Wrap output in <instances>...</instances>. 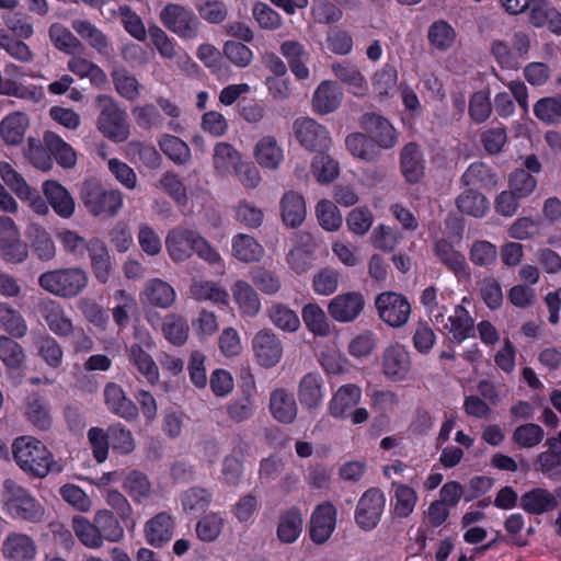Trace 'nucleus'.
<instances>
[{"instance_id": "nucleus-1", "label": "nucleus", "mask_w": 561, "mask_h": 561, "mask_svg": "<svg viewBox=\"0 0 561 561\" xmlns=\"http://www.w3.org/2000/svg\"><path fill=\"white\" fill-rule=\"evenodd\" d=\"M12 448L19 467L33 477L45 478L53 470V455L41 440L21 436L14 440Z\"/></svg>"}, {"instance_id": "nucleus-2", "label": "nucleus", "mask_w": 561, "mask_h": 561, "mask_svg": "<svg viewBox=\"0 0 561 561\" xmlns=\"http://www.w3.org/2000/svg\"><path fill=\"white\" fill-rule=\"evenodd\" d=\"M89 276L81 267L47 271L39 275L38 285L60 298H75L88 286Z\"/></svg>"}, {"instance_id": "nucleus-3", "label": "nucleus", "mask_w": 561, "mask_h": 561, "mask_svg": "<svg viewBox=\"0 0 561 561\" xmlns=\"http://www.w3.org/2000/svg\"><path fill=\"white\" fill-rule=\"evenodd\" d=\"M80 198L93 217H115L123 207V194L119 190H106L93 180L83 182Z\"/></svg>"}, {"instance_id": "nucleus-4", "label": "nucleus", "mask_w": 561, "mask_h": 561, "mask_svg": "<svg viewBox=\"0 0 561 561\" xmlns=\"http://www.w3.org/2000/svg\"><path fill=\"white\" fill-rule=\"evenodd\" d=\"M99 110L96 126L108 139L122 142L129 137L127 113L118 103L107 94H99L95 98Z\"/></svg>"}, {"instance_id": "nucleus-5", "label": "nucleus", "mask_w": 561, "mask_h": 561, "mask_svg": "<svg viewBox=\"0 0 561 561\" xmlns=\"http://www.w3.org/2000/svg\"><path fill=\"white\" fill-rule=\"evenodd\" d=\"M160 22L171 33L186 41L198 37L201 21L188 8L179 3H168L159 12Z\"/></svg>"}, {"instance_id": "nucleus-6", "label": "nucleus", "mask_w": 561, "mask_h": 561, "mask_svg": "<svg viewBox=\"0 0 561 561\" xmlns=\"http://www.w3.org/2000/svg\"><path fill=\"white\" fill-rule=\"evenodd\" d=\"M2 501L8 511L21 519L37 522L43 516L42 506L26 490L11 479L3 482Z\"/></svg>"}, {"instance_id": "nucleus-7", "label": "nucleus", "mask_w": 561, "mask_h": 561, "mask_svg": "<svg viewBox=\"0 0 561 561\" xmlns=\"http://www.w3.org/2000/svg\"><path fill=\"white\" fill-rule=\"evenodd\" d=\"M298 142L310 151L322 152L331 142L328 129L310 117H299L293 123Z\"/></svg>"}, {"instance_id": "nucleus-8", "label": "nucleus", "mask_w": 561, "mask_h": 561, "mask_svg": "<svg viewBox=\"0 0 561 561\" xmlns=\"http://www.w3.org/2000/svg\"><path fill=\"white\" fill-rule=\"evenodd\" d=\"M376 308L379 317L388 325L400 328L404 325L411 313V306L405 297L393 291H386L377 296Z\"/></svg>"}, {"instance_id": "nucleus-9", "label": "nucleus", "mask_w": 561, "mask_h": 561, "mask_svg": "<svg viewBox=\"0 0 561 561\" xmlns=\"http://www.w3.org/2000/svg\"><path fill=\"white\" fill-rule=\"evenodd\" d=\"M385 503V495L379 489H368L356 506L355 522L357 526L366 531L374 529L381 518Z\"/></svg>"}, {"instance_id": "nucleus-10", "label": "nucleus", "mask_w": 561, "mask_h": 561, "mask_svg": "<svg viewBox=\"0 0 561 561\" xmlns=\"http://www.w3.org/2000/svg\"><path fill=\"white\" fill-rule=\"evenodd\" d=\"M412 367L411 356L408 350L394 343L386 347L381 354V371L392 382L408 379Z\"/></svg>"}, {"instance_id": "nucleus-11", "label": "nucleus", "mask_w": 561, "mask_h": 561, "mask_svg": "<svg viewBox=\"0 0 561 561\" xmlns=\"http://www.w3.org/2000/svg\"><path fill=\"white\" fill-rule=\"evenodd\" d=\"M359 126L369 135L380 150L392 149L398 144L396 128L381 115L370 112L365 113L359 118Z\"/></svg>"}, {"instance_id": "nucleus-12", "label": "nucleus", "mask_w": 561, "mask_h": 561, "mask_svg": "<svg viewBox=\"0 0 561 561\" xmlns=\"http://www.w3.org/2000/svg\"><path fill=\"white\" fill-rule=\"evenodd\" d=\"M252 350L257 363L265 368L276 366L283 357L282 341L271 329H261L255 333Z\"/></svg>"}, {"instance_id": "nucleus-13", "label": "nucleus", "mask_w": 561, "mask_h": 561, "mask_svg": "<svg viewBox=\"0 0 561 561\" xmlns=\"http://www.w3.org/2000/svg\"><path fill=\"white\" fill-rule=\"evenodd\" d=\"M37 309L54 334L69 337L75 331L72 320L66 314L64 307L58 301L49 298L42 299L37 304Z\"/></svg>"}, {"instance_id": "nucleus-14", "label": "nucleus", "mask_w": 561, "mask_h": 561, "mask_svg": "<svg viewBox=\"0 0 561 561\" xmlns=\"http://www.w3.org/2000/svg\"><path fill=\"white\" fill-rule=\"evenodd\" d=\"M365 299L358 291H348L335 296L328 305L329 314L339 322H352L364 310Z\"/></svg>"}, {"instance_id": "nucleus-15", "label": "nucleus", "mask_w": 561, "mask_h": 561, "mask_svg": "<svg viewBox=\"0 0 561 561\" xmlns=\"http://www.w3.org/2000/svg\"><path fill=\"white\" fill-rule=\"evenodd\" d=\"M198 234L195 230L181 227L169 231L165 248L173 262L181 263L192 256Z\"/></svg>"}, {"instance_id": "nucleus-16", "label": "nucleus", "mask_w": 561, "mask_h": 561, "mask_svg": "<svg viewBox=\"0 0 561 561\" xmlns=\"http://www.w3.org/2000/svg\"><path fill=\"white\" fill-rule=\"evenodd\" d=\"M1 551L8 561H33L37 554V545L26 534L10 533L3 540Z\"/></svg>"}, {"instance_id": "nucleus-17", "label": "nucleus", "mask_w": 561, "mask_h": 561, "mask_svg": "<svg viewBox=\"0 0 561 561\" xmlns=\"http://www.w3.org/2000/svg\"><path fill=\"white\" fill-rule=\"evenodd\" d=\"M435 323L442 324L445 330L451 333L453 339L461 343L474 334L473 319L462 306H457L454 313L447 319L443 314L435 316Z\"/></svg>"}, {"instance_id": "nucleus-18", "label": "nucleus", "mask_w": 561, "mask_h": 561, "mask_svg": "<svg viewBox=\"0 0 561 561\" xmlns=\"http://www.w3.org/2000/svg\"><path fill=\"white\" fill-rule=\"evenodd\" d=\"M336 524V511L331 503L319 505L310 522V537L316 543H324L332 535Z\"/></svg>"}, {"instance_id": "nucleus-19", "label": "nucleus", "mask_w": 561, "mask_h": 561, "mask_svg": "<svg viewBox=\"0 0 561 561\" xmlns=\"http://www.w3.org/2000/svg\"><path fill=\"white\" fill-rule=\"evenodd\" d=\"M270 411L276 421L288 425L297 419L298 405L293 393L285 388H277L271 392Z\"/></svg>"}, {"instance_id": "nucleus-20", "label": "nucleus", "mask_w": 561, "mask_h": 561, "mask_svg": "<svg viewBox=\"0 0 561 561\" xmlns=\"http://www.w3.org/2000/svg\"><path fill=\"white\" fill-rule=\"evenodd\" d=\"M176 295L173 287L160 278L148 280L140 294V300L144 305L162 309L172 307Z\"/></svg>"}, {"instance_id": "nucleus-21", "label": "nucleus", "mask_w": 561, "mask_h": 561, "mask_svg": "<svg viewBox=\"0 0 561 561\" xmlns=\"http://www.w3.org/2000/svg\"><path fill=\"white\" fill-rule=\"evenodd\" d=\"M400 167L404 179L409 183H419L425 173L424 157L420 146L415 142L407 144L400 152Z\"/></svg>"}, {"instance_id": "nucleus-22", "label": "nucleus", "mask_w": 561, "mask_h": 561, "mask_svg": "<svg viewBox=\"0 0 561 561\" xmlns=\"http://www.w3.org/2000/svg\"><path fill=\"white\" fill-rule=\"evenodd\" d=\"M43 192L56 214L62 218H70L73 215L75 199L60 183L48 180L43 184Z\"/></svg>"}, {"instance_id": "nucleus-23", "label": "nucleus", "mask_w": 561, "mask_h": 561, "mask_svg": "<svg viewBox=\"0 0 561 561\" xmlns=\"http://www.w3.org/2000/svg\"><path fill=\"white\" fill-rule=\"evenodd\" d=\"M105 404L116 415L127 420H136L138 416V409L136 404L126 397L121 386L111 382L104 389Z\"/></svg>"}, {"instance_id": "nucleus-24", "label": "nucleus", "mask_w": 561, "mask_h": 561, "mask_svg": "<svg viewBox=\"0 0 561 561\" xmlns=\"http://www.w3.org/2000/svg\"><path fill=\"white\" fill-rule=\"evenodd\" d=\"M72 30L84 41L92 49L100 55L107 56L111 51L108 37L89 20L75 19L71 21Z\"/></svg>"}, {"instance_id": "nucleus-25", "label": "nucleus", "mask_w": 561, "mask_h": 561, "mask_svg": "<svg viewBox=\"0 0 561 561\" xmlns=\"http://www.w3.org/2000/svg\"><path fill=\"white\" fill-rule=\"evenodd\" d=\"M342 98L343 93L335 82L322 81L312 98L313 111L321 115L332 113L340 106Z\"/></svg>"}, {"instance_id": "nucleus-26", "label": "nucleus", "mask_w": 561, "mask_h": 561, "mask_svg": "<svg viewBox=\"0 0 561 561\" xmlns=\"http://www.w3.org/2000/svg\"><path fill=\"white\" fill-rule=\"evenodd\" d=\"M345 146L354 158L365 162H375L381 154L380 149L366 131H356L346 136Z\"/></svg>"}, {"instance_id": "nucleus-27", "label": "nucleus", "mask_w": 561, "mask_h": 561, "mask_svg": "<svg viewBox=\"0 0 561 561\" xmlns=\"http://www.w3.org/2000/svg\"><path fill=\"white\" fill-rule=\"evenodd\" d=\"M173 528L172 517L167 513H159L147 522L145 536L149 545L161 548L172 539Z\"/></svg>"}, {"instance_id": "nucleus-28", "label": "nucleus", "mask_w": 561, "mask_h": 561, "mask_svg": "<svg viewBox=\"0 0 561 561\" xmlns=\"http://www.w3.org/2000/svg\"><path fill=\"white\" fill-rule=\"evenodd\" d=\"M322 383L321 376L316 373H308L300 379L297 394L304 408L313 410L320 407L323 399Z\"/></svg>"}, {"instance_id": "nucleus-29", "label": "nucleus", "mask_w": 561, "mask_h": 561, "mask_svg": "<svg viewBox=\"0 0 561 561\" xmlns=\"http://www.w3.org/2000/svg\"><path fill=\"white\" fill-rule=\"evenodd\" d=\"M522 508L533 515L553 511L558 506L557 497L546 489H533L520 497Z\"/></svg>"}, {"instance_id": "nucleus-30", "label": "nucleus", "mask_w": 561, "mask_h": 561, "mask_svg": "<svg viewBox=\"0 0 561 561\" xmlns=\"http://www.w3.org/2000/svg\"><path fill=\"white\" fill-rule=\"evenodd\" d=\"M360 394V389L355 385L340 387L330 401V414L334 417H347L350 411L359 402Z\"/></svg>"}, {"instance_id": "nucleus-31", "label": "nucleus", "mask_w": 561, "mask_h": 561, "mask_svg": "<svg viewBox=\"0 0 561 561\" xmlns=\"http://www.w3.org/2000/svg\"><path fill=\"white\" fill-rule=\"evenodd\" d=\"M530 23L536 27L548 26L552 33L561 35V13L546 0H533Z\"/></svg>"}, {"instance_id": "nucleus-32", "label": "nucleus", "mask_w": 561, "mask_h": 561, "mask_svg": "<svg viewBox=\"0 0 561 561\" xmlns=\"http://www.w3.org/2000/svg\"><path fill=\"white\" fill-rule=\"evenodd\" d=\"M233 300L239 306V309L243 316L254 317L261 310V301L257 293L254 288L245 280H237L232 287Z\"/></svg>"}, {"instance_id": "nucleus-33", "label": "nucleus", "mask_w": 561, "mask_h": 561, "mask_svg": "<svg viewBox=\"0 0 561 561\" xmlns=\"http://www.w3.org/2000/svg\"><path fill=\"white\" fill-rule=\"evenodd\" d=\"M283 222L290 228L302 224L306 217V204L304 197L296 192H287L280 199Z\"/></svg>"}, {"instance_id": "nucleus-34", "label": "nucleus", "mask_w": 561, "mask_h": 561, "mask_svg": "<svg viewBox=\"0 0 561 561\" xmlns=\"http://www.w3.org/2000/svg\"><path fill=\"white\" fill-rule=\"evenodd\" d=\"M88 252L94 276L101 283H106L112 272L111 255L106 245L99 239L89 242Z\"/></svg>"}, {"instance_id": "nucleus-35", "label": "nucleus", "mask_w": 561, "mask_h": 561, "mask_svg": "<svg viewBox=\"0 0 561 561\" xmlns=\"http://www.w3.org/2000/svg\"><path fill=\"white\" fill-rule=\"evenodd\" d=\"M43 140L50 152V157H54L60 167L65 169H71L75 167L77 162V154L72 147L60 136L54 131L47 130L44 134Z\"/></svg>"}, {"instance_id": "nucleus-36", "label": "nucleus", "mask_w": 561, "mask_h": 561, "mask_svg": "<svg viewBox=\"0 0 561 561\" xmlns=\"http://www.w3.org/2000/svg\"><path fill=\"white\" fill-rule=\"evenodd\" d=\"M28 124L24 113H11L0 123V136L7 145L16 146L23 140Z\"/></svg>"}, {"instance_id": "nucleus-37", "label": "nucleus", "mask_w": 561, "mask_h": 561, "mask_svg": "<svg viewBox=\"0 0 561 561\" xmlns=\"http://www.w3.org/2000/svg\"><path fill=\"white\" fill-rule=\"evenodd\" d=\"M232 255L243 263H256L264 256L263 247L251 236L239 233L232 239Z\"/></svg>"}, {"instance_id": "nucleus-38", "label": "nucleus", "mask_w": 561, "mask_h": 561, "mask_svg": "<svg viewBox=\"0 0 561 561\" xmlns=\"http://www.w3.org/2000/svg\"><path fill=\"white\" fill-rule=\"evenodd\" d=\"M257 163L266 169L275 170L283 159V150L274 136H264L254 148Z\"/></svg>"}, {"instance_id": "nucleus-39", "label": "nucleus", "mask_w": 561, "mask_h": 561, "mask_svg": "<svg viewBox=\"0 0 561 561\" xmlns=\"http://www.w3.org/2000/svg\"><path fill=\"white\" fill-rule=\"evenodd\" d=\"M115 91L128 101H135L140 95L141 84L125 67H115L111 71Z\"/></svg>"}, {"instance_id": "nucleus-40", "label": "nucleus", "mask_w": 561, "mask_h": 561, "mask_svg": "<svg viewBox=\"0 0 561 561\" xmlns=\"http://www.w3.org/2000/svg\"><path fill=\"white\" fill-rule=\"evenodd\" d=\"M128 360L150 383L159 380V369L152 357L139 345L133 344L127 348Z\"/></svg>"}, {"instance_id": "nucleus-41", "label": "nucleus", "mask_w": 561, "mask_h": 561, "mask_svg": "<svg viewBox=\"0 0 561 561\" xmlns=\"http://www.w3.org/2000/svg\"><path fill=\"white\" fill-rule=\"evenodd\" d=\"M48 35L57 49L69 55L84 50L82 42L60 23L50 25Z\"/></svg>"}, {"instance_id": "nucleus-42", "label": "nucleus", "mask_w": 561, "mask_h": 561, "mask_svg": "<svg viewBox=\"0 0 561 561\" xmlns=\"http://www.w3.org/2000/svg\"><path fill=\"white\" fill-rule=\"evenodd\" d=\"M332 71L340 81L352 89L355 95H365L367 84L364 76L356 66L347 62H335L332 65Z\"/></svg>"}, {"instance_id": "nucleus-43", "label": "nucleus", "mask_w": 561, "mask_h": 561, "mask_svg": "<svg viewBox=\"0 0 561 561\" xmlns=\"http://www.w3.org/2000/svg\"><path fill=\"white\" fill-rule=\"evenodd\" d=\"M0 327L15 339H22L27 333L25 319L8 302H0Z\"/></svg>"}, {"instance_id": "nucleus-44", "label": "nucleus", "mask_w": 561, "mask_h": 561, "mask_svg": "<svg viewBox=\"0 0 561 561\" xmlns=\"http://www.w3.org/2000/svg\"><path fill=\"white\" fill-rule=\"evenodd\" d=\"M25 414L27 420L38 430H48L53 423L47 401L38 394L27 397Z\"/></svg>"}, {"instance_id": "nucleus-45", "label": "nucleus", "mask_w": 561, "mask_h": 561, "mask_svg": "<svg viewBox=\"0 0 561 561\" xmlns=\"http://www.w3.org/2000/svg\"><path fill=\"white\" fill-rule=\"evenodd\" d=\"M68 69L80 78H88L94 85H103L107 78L105 72L94 62L80 56H73L67 64Z\"/></svg>"}, {"instance_id": "nucleus-46", "label": "nucleus", "mask_w": 561, "mask_h": 561, "mask_svg": "<svg viewBox=\"0 0 561 561\" xmlns=\"http://www.w3.org/2000/svg\"><path fill=\"white\" fill-rule=\"evenodd\" d=\"M457 208L468 216L483 217L489 209L485 196L474 190H467L456 198Z\"/></svg>"}, {"instance_id": "nucleus-47", "label": "nucleus", "mask_w": 561, "mask_h": 561, "mask_svg": "<svg viewBox=\"0 0 561 561\" xmlns=\"http://www.w3.org/2000/svg\"><path fill=\"white\" fill-rule=\"evenodd\" d=\"M466 186L494 187L497 183L491 168L482 162H474L469 165L460 179Z\"/></svg>"}, {"instance_id": "nucleus-48", "label": "nucleus", "mask_w": 561, "mask_h": 561, "mask_svg": "<svg viewBox=\"0 0 561 561\" xmlns=\"http://www.w3.org/2000/svg\"><path fill=\"white\" fill-rule=\"evenodd\" d=\"M72 529L81 541L88 548L98 549L103 546V540L101 538L100 531L96 528L95 519L90 522L88 518L83 516H75L72 519Z\"/></svg>"}, {"instance_id": "nucleus-49", "label": "nucleus", "mask_w": 561, "mask_h": 561, "mask_svg": "<svg viewBox=\"0 0 561 561\" xmlns=\"http://www.w3.org/2000/svg\"><path fill=\"white\" fill-rule=\"evenodd\" d=\"M393 514L398 518H407L414 511L417 502V493L413 488L402 483H393Z\"/></svg>"}, {"instance_id": "nucleus-50", "label": "nucleus", "mask_w": 561, "mask_h": 561, "mask_svg": "<svg viewBox=\"0 0 561 561\" xmlns=\"http://www.w3.org/2000/svg\"><path fill=\"white\" fill-rule=\"evenodd\" d=\"M535 116L542 123H561V93L539 99L534 105Z\"/></svg>"}, {"instance_id": "nucleus-51", "label": "nucleus", "mask_w": 561, "mask_h": 561, "mask_svg": "<svg viewBox=\"0 0 561 561\" xmlns=\"http://www.w3.org/2000/svg\"><path fill=\"white\" fill-rule=\"evenodd\" d=\"M271 322L284 332H296L300 328L297 313L283 304H274L267 310Z\"/></svg>"}, {"instance_id": "nucleus-52", "label": "nucleus", "mask_w": 561, "mask_h": 561, "mask_svg": "<svg viewBox=\"0 0 561 561\" xmlns=\"http://www.w3.org/2000/svg\"><path fill=\"white\" fill-rule=\"evenodd\" d=\"M302 517L298 510L291 508L279 517L278 538L286 543L294 542L301 531Z\"/></svg>"}, {"instance_id": "nucleus-53", "label": "nucleus", "mask_w": 561, "mask_h": 561, "mask_svg": "<svg viewBox=\"0 0 561 561\" xmlns=\"http://www.w3.org/2000/svg\"><path fill=\"white\" fill-rule=\"evenodd\" d=\"M32 248L39 260L50 261L56 255V247L50 234L41 226L33 225L30 228Z\"/></svg>"}, {"instance_id": "nucleus-54", "label": "nucleus", "mask_w": 561, "mask_h": 561, "mask_svg": "<svg viewBox=\"0 0 561 561\" xmlns=\"http://www.w3.org/2000/svg\"><path fill=\"white\" fill-rule=\"evenodd\" d=\"M94 519L103 541L106 539L111 542H117L123 538L124 530L112 512L106 510L98 511Z\"/></svg>"}, {"instance_id": "nucleus-55", "label": "nucleus", "mask_w": 561, "mask_h": 561, "mask_svg": "<svg viewBox=\"0 0 561 561\" xmlns=\"http://www.w3.org/2000/svg\"><path fill=\"white\" fill-rule=\"evenodd\" d=\"M302 320L313 334L325 336L330 332V325L325 312L317 304H308L302 309Z\"/></svg>"}, {"instance_id": "nucleus-56", "label": "nucleus", "mask_w": 561, "mask_h": 561, "mask_svg": "<svg viewBox=\"0 0 561 561\" xmlns=\"http://www.w3.org/2000/svg\"><path fill=\"white\" fill-rule=\"evenodd\" d=\"M313 245L308 241L301 242L289 250L287 263L297 274H302L312 267Z\"/></svg>"}, {"instance_id": "nucleus-57", "label": "nucleus", "mask_w": 561, "mask_h": 561, "mask_svg": "<svg viewBox=\"0 0 561 561\" xmlns=\"http://www.w3.org/2000/svg\"><path fill=\"white\" fill-rule=\"evenodd\" d=\"M162 331L165 339L174 345H182L188 336V325L185 319L175 313L167 314L163 323Z\"/></svg>"}, {"instance_id": "nucleus-58", "label": "nucleus", "mask_w": 561, "mask_h": 561, "mask_svg": "<svg viewBox=\"0 0 561 561\" xmlns=\"http://www.w3.org/2000/svg\"><path fill=\"white\" fill-rule=\"evenodd\" d=\"M214 165L221 173H228L237 169L241 161L240 153L228 142H219L214 149Z\"/></svg>"}, {"instance_id": "nucleus-59", "label": "nucleus", "mask_w": 561, "mask_h": 561, "mask_svg": "<svg viewBox=\"0 0 561 561\" xmlns=\"http://www.w3.org/2000/svg\"><path fill=\"white\" fill-rule=\"evenodd\" d=\"M435 250L442 263L451 270L456 275L467 274L466 257L460 252L454 250L448 242L444 240L438 241L435 245Z\"/></svg>"}, {"instance_id": "nucleus-60", "label": "nucleus", "mask_w": 561, "mask_h": 561, "mask_svg": "<svg viewBox=\"0 0 561 561\" xmlns=\"http://www.w3.org/2000/svg\"><path fill=\"white\" fill-rule=\"evenodd\" d=\"M25 157L36 169L42 171H49L53 169V159L46 145L36 138L30 137L27 139V148L25 149Z\"/></svg>"}, {"instance_id": "nucleus-61", "label": "nucleus", "mask_w": 561, "mask_h": 561, "mask_svg": "<svg viewBox=\"0 0 561 561\" xmlns=\"http://www.w3.org/2000/svg\"><path fill=\"white\" fill-rule=\"evenodd\" d=\"M190 293L192 297L198 300H210L213 302H226L228 298L227 291L214 282H204L193 279Z\"/></svg>"}, {"instance_id": "nucleus-62", "label": "nucleus", "mask_w": 561, "mask_h": 561, "mask_svg": "<svg viewBox=\"0 0 561 561\" xmlns=\"http://www.w3.org/2000/svg\"><path fill=\"white\" fill-rule=\"evenodd\" d=\"M118 16L125 28V31L135 39L145 42L147 39L148 31L141 20V18L131 10L128 5L118 7Z\"/></svg>"}, {"instance_id": "nucleus-63", "label": "nucleus", "mask_w": 561, "mask_h": 561, "mask_svg": "<svg viewBox=\"0 0 561 561\" xmlns=\"http://www.w3.org/2000/svg\"><path fill=\"white\" fill-rule=\"evenodd\" d=\"M147 36L150 37L152 46L162 58L171 60L178 56L175 43L159 25L150 24Z\"/></svg>"}, {"instance_id": "nucleus-64", "label": "nucleus", "mask_w": 561, "mask_h": 561, "mask_svg": "<svg viewBox=\"0 0 561 561\" xmlns=\"http://www.w3.org/2000/svg\"><path fill=\"white\" fill-rule=\"evenodd\" d=\"M548 450L538 455L537 463L542 472H550L561 465V432L547 439Z\"/></svg>"}]
</instances>
